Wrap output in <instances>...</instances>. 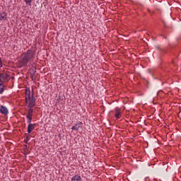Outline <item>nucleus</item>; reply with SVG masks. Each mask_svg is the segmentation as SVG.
I'll list each match as a JSON object with an SVG mask.
<instances>
[{
    "label": "nucleus",
    "instance_id": "a211bd4d",
    "mask_svg": "<svg viewBox=\"0 0 181 181\" xmlns=\"http://www.w3.org/2000/svg\"><path fill=\"white\" fill-rule=\"evenodd\" d=\"M34 76H35V75H31V76H30L31 79L33 80V81L34 80H36V78H35Z\"/></svg>",
    "mask_w": 181,
    "mask_h": 181
},
{
    "label": "nucleus",
    "instance_id": "5701e85b",
    "mask_svg": "<svg viewBox=\"0 0 181 181\" xmlns=\"http://www.w3.org/2000/svg\"><path fill=\"white\" fill-rule=\"evenodd\" d=\"M165 5L167 6H168V5H169V2H165Z\"/></svg>",
    "mask_w": 181,
    "mask_h": 181
},
{
    "label": "nucleus",
    "instance_id": "f03ea898",
    "mask_svg": "<svg viewBox=\"0 0 181 181\" xmlns=\"http://www.w3.org/2000/svg\"><path fill=\"white\" fill-rule=\"evenodd\" d=\"M4 80H11V75L6 73L0 74V83H4Z\"/></svg>",
    "mask_w": 181,
    "mask_h": 181
},
{
    "label": "nucleus",
    "instance_id": "1a4fd4ad",
    "mask_svg": "<svg viewBox=\"0 0 181 181\" xmlns=\"http://www.w3.org/2000/svg\"><path fill=\"white\" fill-rule=\"evenodd\" d=\"M71 181H81V177L80 175H75L72 177Z\"/></svg>",
    "mask_w": 181,
    "mask_h": 181
},
{
    "label": "nucleus",
    "instance_id": "4be33fe9",
    "mask_svg": "<svg viewBox=\"0 0 181 181\" xmlns=\"http://www.w3.org/2000/svg\"><path fill=\"white\" fill-rule=\"evenodd\" d=\"M156 48L158 49V50H162V49H160V47H159V46H156Z\"/></svg>",
    "mask_w": 181,
    "mask_h": 181
},
{
    "label": "nucleus",
    "instance_id": "4468645a",
    "mask_svg": "<svg viewBox=\"0 0 181 181\" xmlns=\"http://www.w3.org/2000/svg\"><path fill=\"white\" fill-rule=\"evenodd\" d=\"M26 118L28 119L27 120L28 124H32L31 122H32L33 117H26Z\"/></svg>",
    "mask_w": 181,
    "mask_h": 181
},
{
    "label": "nucleus",
    "instance_id": "f8f14e48",
    "mask_svg": "<svg viewBox=\"0 0 181 181\" xmlns=\"http://www.w3.org/2000/svg\"><path fill=\"white\" fill-rule=\"evenodd\" d=\"M116 113H115V117L118 119H119V115H121V112H119V110H115Z\"/></svg>",
    "mask_w": 181,
    "mask_h": 181
},
{
    "label": "nucleus",
    "instance_id": "6e6552de",
    "mask_svg": "<svg viewBox=\"0 0 181 181\" xmlns=\"http://www.w3.org/2000/svg\"><path fill=\"white\" fill-rule=\"evenodd\" d=\"M26 117H33V108H29L28 110V114Z\"/></svg>",
    "mask_w": 181,
    "mask_h": 181
},
{
    "label": "nucleus",
    "instance_id": "423d86ee",
    "mask_svg": "<svg viewBox=\"0 0 181 181\" xmlns=\"http://www.w3.org/2000/svg\"><path fill=\"white\" fill-rule=\"evenodd\" d=\"M0 21H6V13H0Z\"/></svg>",
    "mask_w": 181,
    "mask_h": 181
},
{
    "label": "nucleus",
    "instance_id": "aec40b11",
    "mask_svg": "<svg viewBox=\"0 0 181 181\" xmlns=\"http://www.w3.org/2000/svg\"><path fill=\"white\" fill-rule=\"evenodd\" d=\"M0 67H2V60L0 58Z\"/></svg>",
    "mask_w": 181,
    "mask_h": 181
},
{
    "label": "nucleus",
    "instance_id": "b1692460",
    "mask_svg": "<svg viewBox=\"0 0 181 181\" xmlns=\"http://www.w3.org/2000/svg\"><path fill=\"white\" fill-rule=\"evenodd\" d=\"M169 18H172V16L170 14H168Z\"/></svg>",
    "mask_w": 181,
    "mask_h": 181
},
{
    "label": "nucleus",
    "instance_id": "dca6fc26",
    "mask_svg": "<svg viewBox=\"0 0 181 181\" xmlns=\"http://www.w3.org/2000/svg\"><path fill=\"white\" fill-rule=\"evenodd\" d=\"M29 139H30V138H29V135H27L25 139L24 140L25 144H28Z\"/></svg>",
    "mask_w": 181,
    "mask_h": 181
},
{
    "label": "nucleus",
    "instance_id": "9d476101",
    "mask_svg": "<svg viewBox=\"0 0 181 181\" xmlns=\"http://www.w3.org/2000/svg\"><path fill=\"white\" fill-rule=\"evenodd\" d=\"M5 91V86H4V83L2 82H0V94H2Z\"/></svg>",
    "mask_w": 181,
    "mask_h": 181
},
{
    "label": "nucleus",
    "instance_id": "ddd939ff",
    "mask_svg": "<svg viewBox=\"0 0 181 181\" xmlns=\"http://www.w3.org/2000/svg\"><path fill=\"white\" fill-rule=\"evenodd\" d=\"M35 105H36V103L29 102L28 107V108H33V107H35Z\"/></svg>",
    "mask_w": 181,
    "mask_h": 181
},
{
    "label": "nucleus",
    "instance_id": "2eb2a0df",
    "mask_svg": "<svg viewBox=\"0 0 181 181\" xmlns=\"http://www.w3.org/2000/svg\"><path fill=\"white\" fill-rule=\"evenodd\" d=\"M25 4H27V5H29V6H30L32 5V0H24Z\"/></svg>",
    "mask_w": 181,
    "mask_h": 181
},
{
    "label": "nucleus",
    "instance_id": "0eeeda50",
    "mask_svg": "<svg viewBox=\"0 0 181 181\" xmlns=\"http://www.w3.org/2000/svg\"><path fill=\"white\" fill-rule=\"evenodd\" d=\"M76 131H78L80 128H83V122H79L78 124H76L75 125Z\"/></svg>",
    "mask_w": 181,
    "mask_h": 181
},
{
    "label": "nucleus",
    "instance_id": "f257e3e1",
    "mask_svg": "<svg viewBox=\"0 0 181 181\" xmlns=\"http://www.w3.org/2000/svg\"><path fill=\"white\" fill-rule=\"evenodd\" d=\"M35 57V52L32 49H28L25 52L21 54V57L20 58V63L22 64L23 67H26L29 62L34 59Z\"/></svg>",
    "mask_w": 181,
    "mask_h": 181
},
{
    "label": "nucleus",
    "instance_id": "9b49d317",
    "mask_svg": "<svg viewBox=\"0 0 181 181\" xmlns=\"http://www.w3.org/2000/svg\"><path fill=\"white\" fill-rule=\"evenodd\" d=\"M28 101H29V103H33L34 104H36V99L35 98L33 93L31 95L30 100H28Z\"/></svg>",
    "mask_w": 181,
    "mask_h": 181
},
{
    "label": "nucleus",
    "instance_id": "6ab92c4d",
    "mask_svg": "<svg viewBox=\"0 0 181 181\" xmlns=\"http://www.w3.org/2000/svg\"><path fill=\"white\" fill-rule=\"evenodd\" d=\"M28 153H29V151H28V149H27L25 151L24 155H25V156H26V155H28Z\"/></svg>",
    "mask_w": 181,
    "mask_h": 181
},
{
    "label": "nucleus",
    "instance_id": "7ed1b4c3",
    "mask_svg": "<svg viewBox=\"0 0 181 181\" xmlns=\"http://www.w3.org/2000/svg\"><path fill=\"white\" fill-rule=\"evenodd\" d=\"M25 103L28 104V100H30V88H25Z\"/></svg>",
    "mask_w": 181,
    "mask_h": 181
},
{
    "label": "nucleus",
    "instance_id": "412c9836",
    "mask_svg": "<svg viewBox=\"0 0 181 181\" xmlns=\"http://www.w3.org/2000/svg\"><path fill=\"white\" fill-rule=\"evenodd\" d=\"M71 129H73L74 131H76V126H73Z\"/></svg>",
    "mask_w": 181,
    "mask_h": 181
},
{
    "label": "nucleus",
    "instance_id": "393cba45",
    "mask_svg": "<svg viewBox=\"0 0 181 181\" xmlns=\"http://www.w3.org/2000/svg\"><path fill=\"white\" fill-rule=\"evenodd\" d=\"M163 24H164V26H166V23H165V21H163Z\"/></svg>",
    "mask_w": 181,
    "mask_h": 181
},
{
    "label": "nucleus",
    "instance_id": "20e7f679",
    "mask_svg": "<svg viewBox=\"0 0 181 181\" xmlns=\"http://www.w3.org/2000/svg\"><path fill=\"white\" fill-rule=\"evenodd\" d=\"M0 112L1 114H3V115H8L9 112L8 111V108H6V107L1 105L0 107Z\"/></svg>",
    "mask_w": 181,
    "mask_h": 181
},
{
    "label": "nucleus",
    "instance_id": "39448f33",
    "mask_svg": "<svg viewBox=\"0 0 181 181\" xmlns=\"http://www.w3.org/2000/svg\"><path fill=\"white\" fill-rule=\"evenodd\" d=\"M35 125H36V124H30L28 126V133L30 134L32 132V131H33L35 129Z\"/></svg>",
    "mask_w": 181,
    "mask_h": 181
},
{
    "label": "nucleus",
    "instance_id": "f3484780",
    "mask_svg": "<svg viewBox=\"0 0 181 181\" xmlns=\"http://www.w3.org/2000/svg\"><path fill=\"white\" fill-rule=\"evenodd\" d=\"M31 76H35L36 74V69H33L32 72H30Z\"/></svg>",
    "mask_w": 181,
    "mask_h": 181
}]
</instances>
